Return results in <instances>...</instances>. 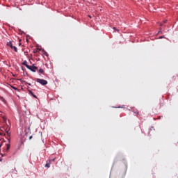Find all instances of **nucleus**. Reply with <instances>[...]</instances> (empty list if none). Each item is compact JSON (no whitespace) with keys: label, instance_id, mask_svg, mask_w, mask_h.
Returning a JSON list of instances; mask_svg holds the SVG:
<instances>
[{"label":"nucleus","instance_id":"6ab92c4d","mask_svg":"<svg viewBox=\"0 0 178 178\" xmlns=\"http://www.w3.org/2000/svg\"><path fill=\"white\" fill-rule=\"evenodd\" d=\"M8 143H10V139H8Z\"/></svg>","mask_w":178,"mask_h":178},{"label":"nucleus","instance_id":"423d86ee","mask_svg":"<svg viewBox=\"0 0 178 178\" xmlns=\"http://www.w3.org/2000/svg\"><path fill=\"white\" fill-rule=\"evenodd\" d=\"M50 166H51V163H50V162L47 163L45 164V168H50Z\"/></svg>","mask_w":178,"mask_h":178},{"label":"nucleus","instance_id":"39448f33","mask_svg":"<svg viewBox=\"0 0 178 178\" xmlns=\"http://www.w3.org/2000/svg\"><path fill=\"white\" fill-rule=\"evenodd\" d=\"M31 69H33V70H37L38 69V67H35L34 65L31 66Z\"/></svg>","mask_w":178,"mask_h":178},{"label":"nucleus","instance_id":"9b49d317","mask_svg":"<svg viewBox=\"0 0 178 178\" xmlns=\"http://www.w3.org/2000/svg\"><path fill=\"white\" fill-rule=\"evenodd\" d=\"M159 38L161 40L162 38H165V36H163H163H160Z\"/></svg>","mask_w":178,"mask_h":178},{"label":"nucleus","instance_id":"20e7f679","mask_svg":"<svg viewBox=\"0 0 178 178\" xmlns=\"http://www.w3.org/2000/svg\"><path fill=\"white\" fill-rule=\"evenodd\" d=\"M9 148H10V144H6V151H9Z\"/></svg>","mask_w":178,"mask_h":178},{"label":"nucleus","instance_id":"f257e3e1","mask_svg":"<svg viewBox=\"0 0 178 178\" xmlns=\"http://www.w3.org/2000/svg\"><path fill=\"white\" fill-rule=\"evenodd\" d=\"M36 81L42 86H47V84H48V81H47L45 79H37Z\"/></svg>","mask_w":178,"mask_h":178},{"label":"nucleus","instance_id":"dca6fc26","mask_svg":"<svg viewBox=\"0 0 178 178\" xmlns=\"http://www.w3.org/2000/svg\"><path fill=\"white\" fill-rule=\"evenodd\" d=\"M26 84H28V86H31V83H26Z\"/></svg>","mask_w":178,"mask_h":178},{"label":"nucleus","instance_id":"7ed1b4c3","mask_svg":"<svg viewBox=\"0 0 178 178\" xmlns=\"http://www.w3.org/2000/svg\"><path fill=\"white\" fill-rule=\"evenodd\" d=\"M7 45L10 47L12 49H14L15 52H17V47H16V46H13L12 44V42L10 41L8 43H7Z\"/></svg>","mask_w":178,"mask_h":178},{"label":"nucleus","instance_id":"aec40b11","mask_svg":"<svg viewBox=\"0 0 178 178\" xmlns=\"http://www.w3.org/2000/svg\"><path fill=\"white\" fill-rule=\"evenodd\" d=\"M152 129H154V127L150 128V130H152Z\"/></svg>","mask_w":178,"mask_h":178},{"label":"nucleus","instance_id":"2eb2a0df","mask_svg":"<svg viewBox=\"0 0 178 178\" xmlns=\"http://www.w3.org/2000/svg\"><path fill=\"white\" fill-rule=\"evenodd\" d=\"M31 138H33V136H31L29 137V140H31Z\"/></svg>","mask_w":178,"mask_h":178},{"label":"nucleus","instance_id":"a211bd4d","mask_svg":"<svg viewBox=\"0 0 178 178\" xmlns=\"http://www.w3.org/2000/svg\"><path fill=\"white\" fill-rule=\"evenodd\" d=\"M51 161H52L53 162L55 161V159H53Z\"/></svg>","mask_w":178,"mask_h":178},{"label":"nucleus","instance_id":"412c9836","mask_svg":"<svg viewBox=\"0 0 178 178\" xmlns=\"http://www.w3.org/2000/svg\"><path fill=\"white\" fill-rule=\"evenodd\" d=\"M164 23H166V21H164Z\"/></svg>","mask_w":178,"mask_h":178},{"label":"nucleus","instance_id":"0eeeda50","mask_svg":"<svg viewBox=\"0 0 178 178\" xmlns=\"http://www.w3.org/2000/svg\"><path fill=\"white\" fill-rule=\"evenodd\" d=\"M39 73H41L42 74H43V73H44V70L42 69V68H40V69L39 70Z\"/></svg>","mask_w":178,"mask_h":178},{"label":"nucleus","instance_id":"ddd939ff","mask_svg":"<svg viewBox=\"0 0 178 178\" xmlns=\"http://www.w3.org/2000/svg\"><path fill=\"white\" fill-rule=\"evenodd\" d=\"M13 90H17V88L16 87H13Z\"/></svg>","mask_w":178,"mask_h":178},{"label":"nucleus","instance_id":"4be33fe9","mask_svg":"<svg viewBox=\"0 0 178 178\" xmlns=\"http://www.w3.org/2000/svg\"><path fill=\"white\" fill-rule=\"evenodd\" d=\"M118 108H121L120 106H118Z\"/></svg>","mask_w":178,"mask_h":178},{"label":"nucleus","instance_id":"4468645a","mask_svg":"<svg viewBox=\"0 0 178 178\" xmlns=\"http://www.w3.org/2000/svg\"><path fill=\"white\" fill-rule=\"evenodd\" d=\"M3 120H4V122H6V118L3 117Z\"/></svg>","mask_w":178,"mask_h":178},{"label":"nucleus","instance_id":"9d476101","mask_svg":"<svg viewBox=\"0 0 178 178\" xmlns=\"http://www.w3.org/2000/svg\"><path fill=\"white\" fill-rule=\"evenodd\" d=\"M29 93L31 94V95H33L34 93H33V92L31 90H29Z\"/></svg>","mask_w":178,"mask_h":178},{"label":"nucleus","instance_id":"6e6552de","mask_svg":"<svg viewBox=\"0 0 178 178\" xmlns=\"http://www.w3.org/2000/svg\"><path fill=\"white\" fill-rule=\"evenodd\" d=\"M43 54L45 55L46 56H48V53H47L45 50H43Z\"/></svg>","mask_w":178,"mask_h":178},{"label":"nucleus","instance_id":"1a4fd4ad","mask_svg":"<svg viewBox=\"0 0 178 178\" xmlns=\"http://www.w3.org/2000/svg\"><path fill=\"white\" fill-rule=\"evenodd\" d=\"M6 134L8 136V137H10V132H9V130L6 131Z\"/></svg>","mask_w":178,"mask_h":178},{"label":"nucleus","instance_id":"f8f14e48","mask_svg":"<svg viewBox=\"0 0 178 178\" xmlns=\"http://www.w3.org/2000/svg\"><path fill=\"white\" fill-rule=\"evenodd\" d=\"M33 98H37V96L35 95H34V93L32 95Z\"/></svg>","mask_w":178,"mask_h":178},{"label":"nucleus","instance_id":"f03ea898","mask_svg":"<svg viewBox=\"0 0 178 178\" xmlns=\"http://www.w3.org/2000/svg\"><path fill=\"white\" fill-rule=\"evenodd\" d=\"M22 65H24V66H26V67H27L29 70H31V72H33V73H35V70H34L33 69L31 68V66H29V65H27V60H24L22 63Z\"/></svg>","mask_w":178,"mask_h":178},{"label":"nucleus","instance_id":"f3484780","mask_svg":"<svg viewBox=\"0 0 178 178\" xmlns=\"http://www.w3.org/2000/svg\"><path fill=\"white\" fill-rule=\"evenodd\" d=\"M5 155V154H1V156H3Z\"/></svg>","mask_w":178,"mask_h":178}]
</instances>
